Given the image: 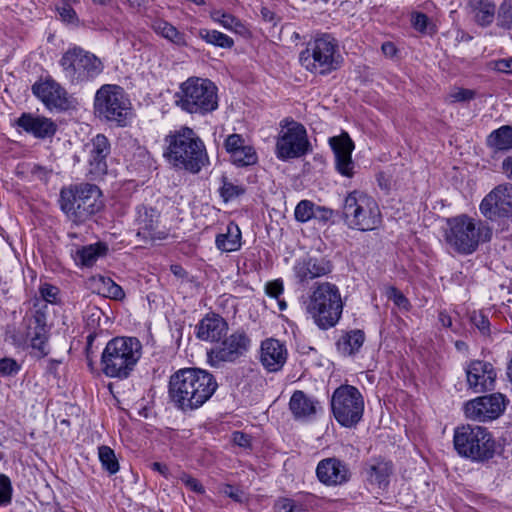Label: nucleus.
Returning a JSON list of instances; mask_svg holds the SVG:
<instances>
[{"instance_id":"f257e3e1","label":"nucleus","mask_w":512,"mask_h":512,"mask_svg":"<svg viewBox=\"0 0 512 512\" xmlns=\"http://www.w3.org/2000/svg\"><path fill=\"white\" fill-rule=\"evenodd\" d=\"M218 383L215 377L200 368H184L171 375L169 397L181 411H193L203 406L215 393Z\"/></svg>"},{"instance_id":"f03ea898","label":"nucleus","mask_w":512,"mask_h":512,"mask_svg":"<svg viewBox=\"0 0 512 512\" xmlns=\"http://www.w3.org/2000/svg\"><path fill=\"white\" fill-rule=\"evenodd\" d=\"M165 144L163 156L176 169L196 174L209 162L204 142L189 127L171 131L165 137Z\"/></svg>"},{"instance_id":"7ed1b4c3","label":"nucleus","mask_w":512,"mask_h":512,"mask_svg":"<svg viewBox=\"0 0 512 512\" xmlns=\"http://www.w3.org/2000/svg\"><path fill=\"white\" fill-rule=\"evenodd\" d=\"M492 233L487 222L462 214L447 219L444 239L455 252L470 255L481 243L489 242Z\"/></svg>"},{"instance_id":"20e7f679","label":"nucleus","mask_w":512,"mask_h":512,"mask_svg":"<svg viewBox=\"0 0 512 512\" xmlns=\"http://www.w3.org/2000/svg\"><path fill=\"white\" fill-rule=\"evenodd\" d=\"M299 62L306 71L318 76L338 70L343 63L338 40L329 33L315 35L300 52Z\"/></svg>"},{"instance_id":"39448f33","label":"nucleus","mask_w":512,"mask_h":512,"mask_svg":"<svg viewBox=\"0 0 512 512\" xmlns=\"http://www.w3.org/2000/svg\"><path fill=\"white\" fill-rule=\"evenodd\" d=\"M142 356V344L135 337H115L101 355V369L110 378L126 379Z\"/></svg>"},{"instance_id":"423d86ee","label":"nucleus","mask_w":512,"mask_h":512,"mask_svg":"<svg viewBox=\"0 0 512 512\" xmlns=\"http://www.w3.org/2000/svg\"><path fill=\"white\" fill-rule=\"evenodd\" d=\"M101 197V190L96 185L81 183L61 190L60 206L70 220L80 223L102 209Z\"/></svg>"},{"instance_id":"0eeeda50","label":"nucleus","mask_w":512,"mask_h":512,"mask_svg":"<svg viewBox=\"0 0 512 512\" xmlns=\"http://www.w3.org/2000/svg\"><path fill=\"white\" fill-rule=\"evenodd\" d=\"M342 310L340 291L330 282L317 284L306 303V312L321 329L335 326L341 318Z\"/></svg>"},{"instance_id":"6e6552de","label":"nucleus","mask_w":512,"mask_h":512,"mask_svg":"<svg viewBox=\"0 0 512 512\" xmlns=\"http://www.w3.org/2000/svg\"><path fill=\"white\" fill-rule=\"evenodd\" d=\"M175 97L176 105L191 114L204 115L218 107L217 87L208 79L188 78Z\"/></svg>"},{"instance_id":"1a4fd4ad","label":"nucleus","mask_w":512,"mask_h":512,"mask_svg":"<svg viewBox=\"0 0 512 512\" xmlns=\"http://www.w3.org/2000/svg\"><path fill=\"white\" fill-rule=\"evenodd\" d=\"M342 212L346 225L351 229L372 231L381 223V212L377 202L359 190L347 194Z\"/></svg>"},{"instance_id":"9d476101","label":"nucleus","mask_w":512,"mask_h":512,"mask_svg":"<svg viewBox=\"0 0 512 512\" xmlns=\"http://www.w3.org/2000/svg\"><path fill=\"white\" fill-rule=\"evenodd\" d=\"M94 110L100 119L121 127L126 126L132 115L130 100L123 88L112 84H105L97 90Z\"/></svg>"},{"instance_id":"9b49d317","label":"nucleus","mask_w":512,"mask_h":512,"mask_svg":"<svg viewBox=\"0 0 512 512\" xmlns=\"http://www.w3.org/2000/svg\"><path fill=\"white\" fill-rule=\"evenodd\" d=\"M454 446L457 452L476 462L491 459L495 453V441L489 431L481 426L466 425L454 433Z\"/></svg>"},{"instance_id":"f8f14e48","label":"nucleus","mask_w":512,"mask_h":512,"mask_svg":"<svg viewBox=\"0 0 512 512\" xmlns=\"http://www.w3.org/2000/svg\"><path fill=\"white\" fill-rule=\"evenodd\" d=\"M60 66L71 83L95 79L104 69L102 61L93 53L79 46L70 47L61 57Z\"/></svg>"},{"instance_id":"ddd939ff","label":"nucleus","mask_w":512,"mask_h":512,"mask_svg":"<svg viewBox=\"0 0 512 512\" xmlns=\"http://www.w3.org/2000/svg\"><path fill=\"white\" fill-rule=\"evenodd\" d=\"M331 409L336 421L343 427H355L364 413V398L352 385H341L331 398Z\"/></svg>"},{"instance_id":"4468645a","label":"nucleus","mask_w":512,"mask_h":512,"mask_svg":"<svg viewBox=\"0 0 512 512\" xmlns=\"http://www.w3.org/2000/svg\"><path fill=\"white\" fill-rule=\"evenodd\" d=\"M251 340L244 331H235L208 351V362L212 367H221L224 363H233L245 356Z\"/></svg>"},{"instance_id":"2eb2a0df","label":"nucleus","mask_w":512,"mask_h":512,"mask_svg":"<svg viewBox=\"0 0 512 512\" xmlns=\"http://www.w3.org/2000/svg\"><path fill=\"white\" fill-rule=\"evenodd\" d=\"M481 214L488 220L509 219L512 217V184L495 186L479 205Z\"/></svg>"},{"instance_id":"dca6fc26","label":"nucleus","mask_w":512,"mask_h":512,"mask_svg":"<svg viewBox=\"0 0 512 512\" xmlns=\"http://www.w3.org/2000/svg\"><path fill=\"white\" fill-rule=\"evenodd\" d=\"M310 150L305 127L297 122H292L283 131L276 143V154L281 160L299 158Z\"/></svg>"},{"instance_id":"f3484780","label":"nucleus","mask_w":512,"mask_h":512,"mask_svg":"<svg viewBox=\"0 0 512 512\" xmlns=\"http://www.w3.org/2000/svg\"><path fill=\"white\" fill-rule=\"evenodd\" d=\"M506 408V397L501 393H492L477 397L465 404L464 410L467 418L487 422L497 419Z\"/></svg>"},{"instance_id":"a211bd4d","label":"nucleus","mask_w":512,"mask_h":512,"mask_svg":"<svg viewBox=\"0 0 512 512\" xmlns=\"http://www.w3.org/2000/svg\"><path fill=\"white\" fill-rule=\"evenodd\" d=\"M32 92L49 110L65 111L73 105L67 91L52 78L35 82Z\"/></svg>"},{"instance_id":"6ab92c4d","label":"nucleus","mask_w":512,"mask_h":512,"mask_svg":"<svg viewBox=\"0 0 512 512\" xmlns=\"http://www.w3.org/2000/svg\"><path fill=\"white\" fill-rule=\"evenodd\" d=\"M393 474V464L381 457H374L363 464L361 476L369 490H386Z\"/></svg>"},{"instance_id":"aec40b11","label":"nucleus","mask_w":512,"mask_h":512,"mask_svg":"<svg viewBox=\"0 0 512 512\" xmlns=\"http://www.w3.org/2000/svg\"><path fill=\"white\" fill-rule=\"evenodd\" d=\"M316 476L325 486L338 487L350 481L352 472L346 462L337 457H328L318 462Z\"/></svg>"},{"instance_id":"412c9836","label":"nucleus","mask_w":512,"mask_h":512,"mask_svg":"<svg viewBox=\"0 0 512 512\" xmlns=\"http://www.w3.org/2000/svg\"><path fill=\"white\" fill-rule=\"evenodd\" d=\"M49 328L46 323V314L42 308L37 309L28 320L26 340L33 351V355L43 358L48 355Z\"/></svg>"},{"instance_id":"4be33fe9","label":"nucleus","mask_w":512,"mask_h":512,"mask_svg":"<svg viewBox=\"0 0 512 512\" xmlns=\"http://www.w3.org/2000/svg\"><path fill=\"white\" fill-rule=\"evenodd\" d=\"M465 373L467 386L474 393H482L494 388L497 373L491 363L472 360L467 363Z\"/></svg>"},{"instance_id":"5701e85b","label":"nucleus","mask_w":512,"mask_h":512,"mask_svg":"<svg viewBox=\"0 0 512 512\" xmlns=\"http://www.w3.org/2000/svg\"><path fill=\"white\" fill-rule=\"evenodd\" d=\"M288 358L286 345L281 341L269 338L262 341L260 346V362L271 373L282 370Z\"/></svg>"},{"instance_id":"b1692460","label":"nucleus","mask_w":512,"mask_h":512,"mask_svg":"<svg viewBox=\"0 0 512 512\" xmlns=\"http://www.w3.org/2000/svg\"><path fill=\"white\" fill-rule=\"evenodd\" d=\"M159 213L152 207L139 205L136 208L135 225L137 236L145 240L164 239L166 233L158 229Z\"/></svg>"},{"instance_id":"393cba45","label":"nucleus","mask_w":512,"mask_h":512,"mask_svg":"<svg viewBox=\"0 0 512 512\" xmlns=\"http://www.w3.org/2000/svg\"><path fill=\"white\" fill-rule=\"evenodd\" d=\"M331 262L324 257H303L296 261L294 274L301 283L325 276L332 271Z\"/></svg>"},{"instance_id":"a878e982","label":"nucleus","mask_w":512,"mask_h":512,"mask_svg":"<svg viewBox=\"0 0 512 512\" xmlns=\"http://www.w3.org/2000/svg\"><path fill=\"white\" fill-rule=\"evenodd\" d=\"M335 154L337 171L346 177H352L354 163L351 158L354 143L347 133L332 137L329 140Z\"/></svg>"},{"instance_id":"bb28decb","label":"nucleus","mask_w":512,"mask_h":512,"mask_svg":"<svg viewBox=\"0 0 512 512\" xmlns=\"http://www.w3.org/2000/svg\"><path fill=\"white\" fill-rule=\"evenodd\" d=\"M16 125L25 132L41 139L52 137L57 131L56 123L50 118L32 113H22L16 120Z\"/></svg>"},{"instance_id":"cd10ccee","label":"nucleus","mask_w":512,"mask_h":512,"mask_svg":"<svg viewBox=\"0 0 512 512\" xmlns=\"http://www.w3.org/2000/svg\"><path fill=\"white\" fill-rule=\"evenodd\" d=\"M89 148L90 173L101 176L107 172L106 158L110 154V143L103 134H97L87 145Z\"/></svg>"},{"instance_id":"c85d7f7f","label":"nucleus","mask_w":512,"mask_h":512,"mask_svg":"<svg viewBox=\"0 0 512 512\" xmlns=\"http://www.w3.org/2000/svg\"><path fill=\"white\" fill-rule=\"evenodd\" d=\"M319 402L308 396L301 390H296L289 401V409L297 421L307 422L312 420L318 409Z\"/></svg>"},{"instance_id":"c756f323","label":"nucleus","mask_w":512,"mask_h":512,"mask_svg":"<svg viewBox=\"0 0 512 512\" xmlns=\"http://www.w3.org/2000/svg\"><path fill=\"white\" fill-rule=\"evenodd\" d=\"M226 321L219 315H207L197 325V337L204 341L217 342L227 332Z\"/></svg>"},{"instance_id":"7c9ffc66","label":"nucleus","mask_w":512,"mask_h":512,"mask_svg":"<svg viewBox=\"0 0 512 512\" xmlns=\"http://www.w3.org/2000/svg\"><path fill=\"white\" fill-rule=\"evenodd\" d=\"M469 5L473 18L478 25L487 27L493 23L496 5L492 0H470Z\"/></svg>"},{"instance_id":"2f4dec72","label":"nucleus","mask_w":512,"mask_h":512,"mask_svg":"<svg viewBox=\"0 0 512 512\" xmlns=\"http://www.w3.org/2000/svg\"><path fill=\"white\" fill-rule=\"evenodd\" d=\"M152 30L177 46H186L184 33L163 19H155L151 24Z\"/></svg>"},{"instance_id":"473e14b6","label":"nucleus","mask_w":512,"mask_h":512,"mask_svg":"<svg viewBox=\"0 0 512 512\" xmlns=\"http://www.w3.org/2000/svg\"><path fill=\"white\" fill-rule=\"evenodd\" d=\"M216 246L222 252H233L241 246V231L237 225L229 224L227 232L216 237Z\"/></svg>"},{"instance_id":"72a5a7b5","label":"nucleus","mask_w":512,"mask_h":512,"mask_svg":"<svg viewBox=\"0 0 512 512\" xmlns=\"http://www.w3.org/2000/svg\"><path fill=\"white\" fill-rule=\"evenodd\" d=\"M365 340V335L361 330H351L343 334L338 342L337 349L343 355H352L356 353Z\"/></svg>"},{"instance_id":"f704fd0d","label":"nucleus","mask_w":512,"mask_h":512,"mask_svg":"<svg viewBox=\"0 0 512 512\" xmlns=\"http://www.w3.org/2000/svg\"><path fill=\"white\" fill-rule=\"evenodd\" d=\"M487 145L494 152L512 149V128L502 126L494 130L487 138Z\"/></svg>"},{"instance_id":"c9c22d12","label":"nucleus","mask_w":512,"mask_h":512,"mask_svg":"<svg viewBox=\"0 0 512 512\" xmlns=\"http://www.w3.org/2000/svg\"><path fill=\"white\" fill-rule=\"evenodd\" d=\"M106 251L107 247L101 243L83 246L76 251L75 261L83 266H92Z\"/></svg>"},{"instance_id":"e433bc0d","label":"nucleus","mask_w":512,"mask_h":512,"mask_svg":"<svg viewBox=\"0 0 512 512\" xmlns=\"http://www.w3.org/2000/svg\"><path fill=\"white\" fill-rule=\"evenodd\" d=\"M198 36L207 44L219 48L230 49L234 46V40L218 30L201 28L198 31Z\"/></svg>"},{"instance_id":"4c0bfd02","label":"nucleus","mask_w":512,"mask_h":512,"mask_svg":"<svg viewBox=\"0 0 512 512\" xmlns=\"http://www.w3.org/2000/svg\"><path fill=\"white\" fill-rule=\"evenodd\" d=\"M210 17L213 22L218 23L224 29H227L229 31L235 33H242L245 30L243 23L238 18L222 10H212L210 12Z\"/></svg>"},{"instance_id":"58836bf2","label":"nucleus","mask_w":512,"mask_h":512,"mask_svg":"<svg viewBox=\"0 0 512 512\" xmlns=\"http://www.w3.org/2000/svg\"><path fill=\"white\" fill-rule=\"evenodd\" d=\"M95 283L97 285V291L99 294L113 298V299H121L124 297V291L116 284L112 279L105 278V277H99L98 279H95Z\"/></svg>"},{"instance_id":"ea45409f","label":"nucleus","mask_w":512,"mask_h":512,"mask_svg":"<svg viewBox=\"0 0 512 512\" xmlns=\"http://www.w3.org/2000/svg\"><path fill=\"white\" fill-rule=\"evenodd\" d=\"M99 460L109 474H115L119 471V463L115 456L114 451L108 446H100L98 448Z\"/></svg>"},{"instance_id":"a19ab883","label":"nucleus","mask_w":512,"mask_h":512,"mask_svg":"<svg viewBox=\"0 0 512 512\" xmlns=\"http://www.w3.org/2000/svg\"><path fill=\"white\" fill-rule=\"evenodd\" d=\"M230 156L233 164L238 167L254 165L257 162V154L251 146H245L240 150H236Z\"/></svg>"},{"instance_id":"79ce46f5","label":"nucleus","mask_w":512,"mask_h":512,"mask_svg":"<svg viewBox=\"0 0 512 512\" xmlns=\"http://www.w3.org/2000/svg\"><path fill=\"white\" fill-rule=\"evenodd\" d=\"M498 27L512 31V0H504L497 14Z\"/></svg>"},{"instance_id":"37998d69","label":"nucleus","mask_w":512,"mask_h":512,"mask_svg":"<svg viewBox=\"0 0 512 512\" xmlns=\"http://www.w3.org/2000/svg\"><path fill=\"white\" fill-rule=\"evenodd\" d=\"M315 204L309 200L300 201L295 208V218L299 222H307L313 218Z\"/></svg>"},{"instance_id":"c03bdc74","label":"nucleus","mask_w":512,"mask_h":512,"mask_svg":"<svg viewBox=\"0 0 512 512\" xmlns=\"http://www.w3.org/2000/svg\"><path fill=\"white\" fill-rule=\"evenodd\" d=\"M411 21L413 27L421 33H433L435 31L434 25L429 22V18L424 13H413Z\"/></svg>"},{"instance_id":"a18cd8bd","label":"nucleus","mask_w":512,"mask_h":512,"mask_svg":"<svg viewBox=\"0 0 512 512\" xmlns=\"http://www.w3.org/2000/svg\"><path fill=\"white\" fill-rule=\"evenodd\" d=\"M245 189L241 185H236L231 182L224 181L220 194L225 202L233 200L240 195L244 194Z\"/></svg>"},{"instance_id":"49530a36","label":"nucleus","mask_w":512,"mask_h":512,"mask_svg":"<svg viewBox=\"0 0 512 512\" xmlns=\"http://www.w3.org/2000/svg\"><path fill=\"white\" fill-rule=\"evenodd\" d=\"M59 289L51 284L45 283L40 287V295L42 299L50 304L58 302Z\"/></svg>"},{"instance_id":"de8ad7c7","label":"nucleus","mask_w":512,"mask_h":512,"mask_svg":"<svg viewBox=\"0 0 512 512\" xmlns=\"http://www.w3.org/2000/svg\"><path fill=\"white\" fill-rule=\"evenodd\" d=\"M475 97V91L465 88H455L449 94L451 102H467Z\"/></svg>"},{"instance_id":"09e8293b","label":"nucleus","mask_w":512,"mask_h":512,"mask_svg":"<svg viewBox=\"0 0 512 512\" xmlns=\"http://www.w3.org/2000/svg\"><path fill=\"white\" fill-rule=\"evenodd\" d=\"M11 482L8 476L0 474V505L9 503L11 500Z\"/></svg>"},{"instance_id":"8fccbe9b","label":"nucleus","mask_w":512,"mask_h":512,"mask_svg":"<svg viewBox=\"0 0 512 512\" xmlns=\"http://www.w3.org/2000/svg\"><path fill=\"white\" fill-rule=\"evenodd\" d=\"M20 365L11 358H3L0 360V374L2 376H12L20 371Z\"/></svg>"},{"instance_id":"3c124183","label":"nucleus","mask_w":512,"mask_h":512,"mask_svg":"<svg viewBox=\"0 0 512 512\" xmlns=\"http://www.w3.org/2000/svg\"><path fill=\"white\" fill-rule=\"evenodd\" d=\"M245 146L246 145H244V139L239 134H231L225 141V148L230 155L234 153V151L240 150Z\"/></svg>"},{"instance_id":"603ef678","label":"nucleus","mask_w":512,"mask_h":512,"mask_svg":"<svg viewBox=\"0 0 512 512\" xmlns=\"http://www.w3.org/2000/svg\"><path fill=\"white\" fill-rule=\"evenodd\" d=\"M266 294L272 298L279 299L284 291L283 281L281 279H276L270 282H267L265 285Z\"/></svg>"},{"instance_id":"864d4df0","label":"nucleus","mask_w":512,"mask_h":512,"mask_svg":"<svg viewBox=\"0 0 512 512\" xmlns=\"http://www.w3.org/2000/svg\"><path fill=\"white\" fill-rule=\"evenodd\" d=\"M471 320H472V323L473 325L483 334V335H488L489 332H490V323H489V320L488 318L479 313V314H476L474 313V315L471 317Z\"/></svg>"},{"instance_id":"5fc2aeb1","label":"nucleus","mask_w":512,"mask_h":512,"mask_svg":"<svg viewBox=\"0 0 512 512\" xmlns=\"http://www.w3.org/2000/svg\"><path fill=\"white\" fill-rule=\"evenodd\" d=\"M388 298L400 308L407 309L409 306L408 299L395 287H390L387 291Z\"/></svg>"},{"instance_id":"6e6d98bb","label":"nucleus","mask_w":512,"mask_h":512,"mask_svg":"<svg viewBox=\"0 0 512 512\" xmlns=\"http://www.w3.org/2000/svg\"><path fill=\"white\" fill-rule=\"evenodd\" d=\"M71 5L72 4L63 3V6L58 7L57 10L64 22L76 23L78 21L77 14Z\"/></svg>"},{"instance_id":"4d7b16f0","label":"nucleus","mask_w":512,"mask_h":512,"mask_svg":"<svg viewBox=\"0 0 512 512\" xmlns=\"http://www.w3.org/2000/svg\"><path fill=\"white\" fill-rule=\"evenodd\" d=\"M232 442L245 449L251 447V437L241 431H236L232 434Z\"/></svg>"},{"instance_id":"13d9d810","label":"nucleus","mask_w":512,"mask_h":512,"mask_svg":"<svg viewBox=\"0 0 512 512\" xmlns=\"http://www.w3.org/2000/svg\"><path fill=\"white\" fill-rule=\"evenodd\" d=\"M180 480L182 481L183 484H185L192 491H194L196 493L204 492V487L201 485V483L197 479H195L187 474H183L180 477Z\"/></svg>"},{"instance_id":"bf43d9fd","label":"nucleus","mask_w":512,"mask_h":512,"mask_svg":"<svg viewBox=\"0 0 512 512\" xmlns=\"http://www.w3.org/2000/svg\"><path fill=\"white\" fill-rule=\"evenodd\" d=\"M222 492L236 502L243 501V492L240 489L234 488L231 485H225Z\"/></svg>"},{"instance_id":"052dcab7","label":"nucleus","mask_w":512,"mask_h":512,"mask_svg":"<svg viewBox=\"0 0 512 512\" xmlns=\"http://www.w3.org/2000/svg\"><path fill=\"white\" fill-rule=\"evenodd\" d=\"M313 218L321 220V221H328L333 216V211L331 209L322 207V206H315Z\"/></svg>"},{"instance_id":"680f3d73","label":"nucleus","mask_w":512,"mask_h":512,"mask_svg":"<svg viewBox=\"0 0 512 512\" xmlns=\"http://www.w3.org/2000/svg\"><path fill=\"white\" fill-rule=\"evenodd\" d=\"M277 512H293L294 502L291 499H281L275 505Z\"/></svg>"},{"instance_id":"e2e57ef3","label":"nucleus","mask_w":512,"mask_h":512,"mask_svg":"<svg viewBox=\"0 0 512 512\" xmlns=\"http://www.w3.org/2000/svg\"><path fill=\"white\" fill-rule=\"evenodd\" d=\"M496 68L500 72L512 74V57L499 60L496 63Z\"/></svg>"},{"instance_id":"0e129e2a","label":"nucleus","mask_w":512,"mask_h":512,"mask_svg":"<svg viewBox=\"0 0 512 512\" xmlns=\"http://www.w3.org/2000/svg\"><path fill=\"white\" fill-rule=\"evenodd\" d=\"M502 171L508 179L512 180V155L503 160Z\"/></svg>"},{"instance_id":"69168bd1","label":"nucleus","mask_w":512,"mask_h":512,"mask_svg":"<svg viewBox=\"0 0 512 512\" xmlns=\"http://www.w3.org/2000/svg\"><path fill=\"white\" fill-rule=\"evenodd\" d=\"M381 50L384 53V55L388 57H393L397 52V49L392 42L383 43L381 46Z\"/></svg>"},{"instance_id":"338daca9","label":"nucleus","mask_w":512,"mask_h":512,"mask_svg":"<svg viewBox=\"0 0 512 512\" xmlns=\"http://www.w3.org/2000/svg\"><path fill=\"white\" fill-rule=\"evenodd\" d=\"M439 321L441 322V324L444 326V327H451L452 325V320H451V317L449 315H447L446 313L444 312H440L439 314Z\"/></svg>"},{"instance_id":"774afa93","label":"nucleus","mask_w":512,"mask_h":512,"mask_svg":"<svg viewBox=\"0 0 512 512\" xmlns=\"http://www.w3.org/2000/svg\"><path fill=\"white\" fill-rule=\"evenodd\" d=\"M152 468H153V470L158 471V472H159V473H161L162 475H166L167 470H168V468H167V466H166V465L161 464V463H159V462H154V463L152 464Z\"/></svg>"}]
</instances>
